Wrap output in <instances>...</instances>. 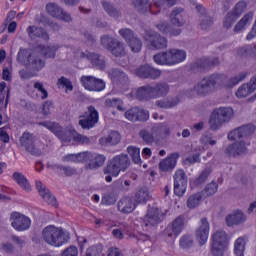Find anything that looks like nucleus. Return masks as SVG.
I'll return each instance as SVG.
<instances>
[{
  "mask_svg": "<svg viewBox=\"0 0 256 256\" xmlns=\"http://www.w3.org/2000/svg\"><path fill=\"white\" fill-rule=\"evenodd\" d=\"M42 239L51 247H61L69 241V234L62 227L49 225L42 230Z\"/></svg>",
  "mask_w": 256,
  "mask_h": 256,
  "instance_id": "nucleus-1",
  "label": "nucleus"
},
{
  "mask_svg": "<svg viewBox=\"0 0 256 256\" xmlns=\"http://www.w3.org/2000/svg\"><path fill=\"white\" fill-rule=\"evenodd\" d=\"M225 81V75L223 74H211L208 77L203 78L197 85L193 87L194 93L200 97H205L209 93H213L217 89L216 85H221Z\"/></svg>",
  "mask_w": 256,
  "mask_h": 256,
  "instance_id": "nucleus-2",
  "label": "nucleus"
},
{
  "mask_svg": "<svg viewBox=\"0 0 256 256\" xmlns=\"http://www.w3.org/2000/svg\"><path fill=\"white\" fill-rule=\"evenodd\" d=\"M187 57V53L183 50L179 49H170L167 51L159 52L153 56L154 62L156 65H177V63H181L185 61Z\"/></svg>",
  "mask_w": 256,
  "mask_h": 256,
  "instance_id": "nucleus-3",
  "label": "nucleus"
},
{
  "mask_svg": "<svg viewBox=\"0 0 256 256\" xmlns=\"http://www.w3.org/2000/svg\"><path fill=\"white\" fill-rule=\"evenodd\" d=\"M131 166V160L127 154H120L113 157L104 168V175L119 177L121 171L125 172Z\"/></svg>",
  "mask_w": 256,
  "mask_h": 256,
  "instance_id": "nucleus-4",
  "label": "nucleus"
},
{
  "mask_svg": "<svg viewBox=\"0 0 256 256\" xmlns=\"http://www.w3.org/2000/svg\"><path fill=\"white\" fill-rule=\"evenodd\" d=\"M233 118V108L231 107H220L216 108L209 120L211 131H218L221 129L224 123H229Z\"/></svg>",
  "mask_w": 256,
  "mask_h": 256,
  "instance_id": "nucleus-5",
  "label": "nucleus"
},
{
  "mask_svg": "<svg viewBox=\"0 0 256 256\" xmlns=\"http://www.w3.org/2000/svg\"><path fill=\"white\" fill-rule=\"evenodd\" d=\"M211 252L213 256L225 255V249L229 243V237L225 231H217L211 237Z\"/></svg>",
  "mask_w": 256,
  "mask_h": 256,
  "instance_id": "nucleus-6",
  "label": "nucleus"
},
{
  "mask_svg": "<svg viewBox=\"0 0 256 256\" xmlns=\"http://www.w3.org/2000/svg\"><path fill=\"white\" fill-rule=\"evenodd\" d=\"M144 39L149 42V48L152 50H161L167 49V38L161 36V34L153 31L146 30L144 35Z\"/></svg>",
  "mask_w": 256,
  "mask_h": 256,
  "instance_id": "nucleus-7",
  "label": "nucleus"
},
{
  "mask_svg": "<svg viewBox=\"0 0 256 256\" xmlns=\"http://www.w3.org/2000/svg\"><path fill=\"white\" fill-rule=\"evenodd\" d=\"M38 125H41L42 127H46L51 133H54L58 139H61V141H64L65 143L71 141V138L69 137V133H71V128L63 129L61 125L57 122H40Z\"/></svg>",
  "mask_w": 256,
  "mask_h": 256,
  "instance_id": "nucleus-8",
  "label": "nucleus"
},
{
  "mask_svg": "<svg viewBox=\"0 0 256 256\" xmlns=\"http://www.w3.org/2000/svg\"><path fill=\"white\" fill-rule=\"evenodd\" d=\"M174 194L178 197H183L185 195V191H187V174H185V170L178 169L174 173Z\"/></svg>",
  "mask_w": 256,
  "mask_h": 256,
  "instance_id": "nucleus-9",
  "label": "nucleus"
},
{
  "mask_svg": "<svg viewBox=\"0 0 256 256\" xmlns=\"http://www.w3.org/2000/svg\"><path fill=\"white\" fill-rule=\"evenodd\" d=\"M80 83L87 91L101 92L105 89V81L95 76H82Z\"/></svg>",
  "mask_w": 256,
  "mask_h": 256,
  "instance_id": "nucleus-10",
  "label": "nucleus"
},
{
  "mask_svg": "<svg viewBox=\"0 0 256 256\" xmlns=\"http://www.w3.org/2000/svg\"><path fill=\"white\" fill-rule=\"evenodd\" d=\"M11 226L16 231H27L31 227V219L19 212L10 215Z\"/></svg>",
  "mask_w": 256,
  "mask_h": 256,
  "instance_id": "nucleus-11",
  "label": "nucleus"
},
{
  "mask_svg": "<svg viewBox=\"0 0 256 256\" xmlns=\"http://www.w3.org/2000/svg\"><path fill=\"white\" fill-rule=\"evenodd\" d=\"M97 123H99V112L95 109V106H89L85 118L79 120V125L82 129H93Z\"/></svg>",
  "mask_w": 256,
  "mask_h": 256,
  "instance_id": "nucleus-12",
  "label": "nucleus"
},
{
  "mask_svg": "<svg viewBox=\"0 0 256 256\" xmlns=\"http://www.w3.org/2000/svg\"><path fill=\"white\" fill-rule=\"evenodd\" d=\"M256 127L253 124H246L243 126H240L234 130H232L230 133H228V139L230 141H235L237 139H244L247 137H251L253 133H255Z\"/></svg>",
  "mask_w": 256,
  "mask_h": 256,
  "instance_id": "nucleus-13",
  "label": "nucleus"
},
{
  "mask_svg": "<svg viewBox=\"0 0 256 256\" xmlns=\"http://www.w3.org/2000/svg\"><path fill=\"white\" fill-rule=\"evenodd\" d=\"M137 77L140 79H152L155 81L161 77V70L153 68L150 65H142L135 70Z\"/></svg>",
  "mask_w": 256,
  "mask_h": 256,
  "instance_id": "nucleus-14",
  "label": "nucleus"
},
{
  "mask_svg": "<svg viewBox=\"0 0 256 256\" xmlns=\"http://www.w3.org/2000/svg\"><path fill=\"white\" fill-rule=\"evenodd\" d=\"M221 64L218 57L214 58H200L196 60L192 65L191 69L193 71L199 69L200 71H209L212 67H217Z\"/></svg>",
  "mask_w": 256,
  "mask_h": 256,
  "instance_id": "nucleus-15",
  "label": "nucleus"
},
{
  "mask_svg": "<svg viewBox=\"0 0 256 256\" xmlns=\"http://www.w3.org/2000/svg\"><path fill=\"white\" fill-rule=\"evenodd\" d=\"M163 211L157 207H153L148 210V213L144 217V225L145 227H153V225H157V223H161L163 221Z\"/></svg>",
  "mask_w": 256,
  "mask_h": 256,
  "instance_id": "nucleus-16",
  "label": "nucleus"
},
{
  "mask_svg": "<svg viewBox=\"0 0 256 256\" xmlns=\"http://www.w3.org/2000/svg\"><path fill=\"white\" fill-rule=\"evenodd\" d=\"M185 225V219L183 216H178L171 225L167 226L164 230V235L170 237L171 239H175L178 235H181V231H183V227Z\"/></svg>",
  "mask_w": 256,
  "mask_h": 256,
  "instance_id": "nucleus-17",
  "label": "nucleus"
},
{
  "mask_svg": "<svg viewBox=\"0 0 256 256\" xmlns=\"http://www.w3.org/2000/svg\"><path fill=\"white\" fill-rule=\"evenodd\" d=\"M20 143L22 147H25L28 153H31V155H41V151H39V149H37V146H35V137H33V134L29 132H24L20 137Z\"/></svg>",
  "mask_w": 256,
  "mask_h": 256,
  "instance_id": "nucleus-18",
  "label": "nucleus"
},
{
  "mask_svg": "<svg viewBox=\"0 0 256 256\" xmlns=\"http://www.w3.org/2000/svg\"><path fill=\"white\" fill-rule=\"evenodd\" d=\"M125 117L133 123H136V121L145 122L149 120V112L139 107H132L125 112Z\"/></svg>",
  "mask_w": 256,
  "mask_h": 256,
  "instance_id": "nucleus-19",
  "label": "nucleus"
},
{
  "mask_svg": "<svg viewBox=\"0 0 256 256\" xmlns=\"http://www.w3.org/2000/svg\"><path fill=\"white\" fill-rule=\"evenodd\" d=\"M179 153L174 152L170 156L166 157L165 159L161 160L158 164L160 171L164 173H171L177 167V161H179Z\"/></svg>",
  "mask_w": 256,
  "mask_h": 256,
  "instance_id": "nucleus-20",
  "label": "nucleus"
},
{
  "mask_svg": "<svg viewBox=\"0 0 256 256\" xmlns=\"http://www.w3.org/2000/svg\"><path fill=\"white\" fill-rule=\"evenodd\" d=\"M36 189L45 203L52 205V207H57V198L51 194V190L47 186L43 185V182L36 180Z\"/></svg>",
  "mask_w": 256,
  "mask_h": 256,
  "instance_id": "nucleus-21",
  "label": "nucleus"
},
{
  "mask_svg": "<svg viewBox=\"0 0 256 256\" xmlns=\"http://www.w3.org/2000/svg\"><path fill=\"white\" fill-rule=\"evenodd\" d=\"M209 221L207 218H202L199 223V227L196 229V240L199 245H205L207 239H209Z\"/></svg>",
  "mask_w": 256,
  "mask_h": 256,
  "instance_id": "nucleus-22",
  "label": "nucleus"
},
{
  "mask_svg": "<svg viewBox=\"0 0 256 256\" xmlns=\"http://www.w3.org/2000/svg\"><path fill=\"white\" fill-rule=\"evenodd\" d=\"M46 11L51 17H56V19H61V21H65L69 23L71 21V15L61 9L57 4L50 3L46 6Z\"/></svg>",
  "mask_w": 256,
  "mask_h": 256,
  "instance_id": "nucleus-23",
  "label": "nucleus"
},
{
  "mask_svg": "<svg viewBox=\"0 0 256 256\" xmlns=\"http://www.w3.org/2000/svg\"><path fill=\"white\" fill-rule=\"evenodd\" d=\"M131 5L133 9L141 15H147V13L157 15V12L153 11V6L151 5L150 0H131Z\"/></svg>",
  "mask_w": 256,
  "mask_h": 256,
  "instance_id": "nucleus-24",
  "label": "nucleus"
},
{
  "mask_svg": "<svg viewBox=\"0 0 256 256\" xmlns=\"http://www.w3.org/2000/svg\"><path fill=\"white\" fill-rule=\"evenodd\" d=\"M118 211L120 213H124V215H129V213H133L137 208V203L132 197L126 196L123 197L117 204Z\"/></svg>",
  "mask_w": 256,
  "mask_h": 256,
  "instance_id": "nucleus-25",
  "label": "nucleus"
},
{
  "mask_svg": "<svg viewBox=\"0 0 256 256\" xmlns=\"http://www.w3.org/2000/svg\"><path fill=\"white\" fill-rule=\"evenodd\" d=\"M47 64V62L45 61V59L41 58L40 55L34 53L28 56V69H30V71H42V69H45V65Z\"/></svg>",
  "mask_w": 256,
  "mask_h": 256,
  "instance_id": "nucleus-26",
  "label": "nucleus"
},
{
  "mask_svg": "<svg viewBox=\"0 0 256 256\" xmlns=\"http://www.w3.org/2000/svg\"><path fill=\"white\" fill-rule=\"evenodd\" d=\"M247 145H250V143H245V141L235 142L234 144H231L226 148V153L229 155V157L245 155V153H247Z\"/></svg>",
  "mask_w": 256,
  "mask_h": 256,
  "instance_id": "nucleus-27",
  "label": "nucleus"
},
{
  "mask_svg": "<svg viewBox=\"0 0 256 256\" xmlns=\"http://www.w3.org/2000/svg\"><path fill=\"white\" fill-rule=\"evenodd\" d=\"M171 91V86L167 82H158L152 86V95L154 99L167 97Z\"/></svg>",
  "mask_w": 256,
  "mask_h": 256,
  "instance_id": "nucleus-28",
  "label": "nucleus"
},
{
  "mask_svg": "<svg viewBox=\"0 0 256 256\" xmlns=\"http://www.w3.org/2000/svg\"><path fill=\"white\" fill-rule=\"evenodd\" d=\"M28 33V37L35 41V39H42V41H49V33H47V30L37 27V26H29L26 29Z\"/></svg>",
  "mask_w": 256,
  "mask_h": 256,
  "instance_id": "nucleus-29",
  "label": "nucleus"
},
{
  "mask_svg": "<svg viewBox=\"0 0 256 256\" xmlns=\"http://www.w3.org/2000/svg\"><path fill=\"white\" fill-rule=\"evenodd\" d=\"M135 97L138 101H151L153 97V86L147 84L136 89Z\"/></svg>",
  "mask_w": 256,
  "mask_h": 256,
  "instance_id": "nucleus-30",
  "label": "nucleus"
},
{
  "mask_svg": "<svg viewBox=\"0 0 256 256\" xmlns=\"http://www.w3.org/2000/svg\"><path fill=\"white\" fill-rule=\"evenodd\" d=\"M106 159L107 157H105V155L90 152V160L87 164V169H99V167H103Z\"/></svg>",
  "mask_w": 256,
  "mask_h": 256,
  "instance_id": "nucleus-31",
  "label": "nucleus"
},
{
  "mask_svg": "<svg viewBox=\"0 0 256 256\" xmlns=\"http://www.w3.org/2000/svg\"><path fill=\"white\" fill-rule=\"evenodd\" d=\"M247 221V216L241 211H236L226 217V224L228 227H233V225H241Z\"/></svg>",
  "mask_w": 256,
  "mask_h": 256,
  "instance_id": "nucleus-32",
  "label": "nucleus"
},
{
  "mask_svg": "<svg viewBox=\"0 0 256 256\" xmlns=\"http://www.w3.org/2000/svg\"><path fill=\"white\" fill-rule=\"evenodd\" d=\"M38 49L45 59H55V57L57 56V51H59V45H39Z\"/></svg>",
  "mask_w": 256,
  "mask_h": 256,
  "instance_id": "nucleus-33",
  "label": "nucleus"
},
{
  "mask_svg": "<svg viewBox=\"0 0 256 256\" xmlns=\"http://www.w3.org/2000/svg\"><path fill=\"white\" fill-rule=\"evenodd\" d=\"M87 59L91 61L92 65L96 67V69H100V71H105V57L95 52H90L87 54Z\"/></svg>",
  "mask_w": 256,
  "mask_h": 256,
  "instance_id": "nucleus-34",
  "label": "nucleus"
},
{
  "mask_svg": "<svg viewBox=\"0 0 256 256\" xmlns=\"http://www.w3.org/2000/svg\"><path fill=\"white\" fill-rule=\"evenodd\" d=\"M170 21L172 25H175L176 27H183V25H185V19H183V8H174L170 14Z\"/></svg>",
  "mask_w": 256,
  "mask_h": 256,
  "instance_id": "nucleus-35",
  "label": "nucleus"
},
{
  "mask_svg": "<svg viewBox=\"0 0 256 256\" xmlns=\"http://www.w3.org/2000/svg\"><path fill=\"white\" fill-rule=\"evenodd\" d=\"M121 141V134L117 131H112L108 136L99 139L100 145H118Z\"/></svg>",
  "mask_w": 256,
  "mask_h": 256,
  "instance_id": "nucleus-36",
  "label": "nucleus"
},
{
  "mask_svg": "<svg viewBox=\"0 0 256 256\" xmlns=\"http://www.w3.org/2000/svg\"><path fill=\"white\" fill-rule=\"evenodd\" d=\"M109 77L114 81V83H121L122 85H125L129 82V76L119 69L110 70Z\"/></svg>",
  "mask_w": 256,
  "mask_h": 256,
  "instance_id": "nucleus-37",
  "label": "nucleus"
},
{
  "mask_svg": "<svg viewBox=\"0 0 256 256\" xmlns=\"http://www.w3.org/2000/svg\"><path fill=\"white\" fill-rule=\"evenodd\" d=\"M101 5L103 10L105 11V13H107V15H109V17H113V19H119V17L122 16L121 10L117 9L109 1L107 0L101 1Z\"/></svg>",
  "mask_w": 256,
  "mask_h": 256,
  "instance_id": "nucleus-38",
  "label": "nucleus"
},
{
  "mask_svg": "<svg viewBox=\"0 0 256 256\" xmlns=\"http://www.w3.org/2000/svg\"><path fill=\"white\" fill-rule=\"evenodd\" d=\"M179 97H174L171 99H162L155 102L156 107L159 109H173L179 105Z\"/></svg>",
  "mask_w": 256,
  "mask_h": 256,
  "instance_id": "nucleus-39",
  "label": "nucleus"
},
{
  "mask_svg": "<svg viewBox=\"0 0 256 256\" xmlns=\"http://www.w3.org/2000/svg\"><path fill=\"white\" fill-rule=\"evenodd\" d=\"M12 179L18 183L24 191H31V184H29V180L27 177L23 175L21 172H14L12 175Z\"/></svg>",
  "mask_w": 256,
  "mask_h": 256,
  "instance_id": "nucleus-40",
  "label": "nucleus"
},
{
  "mask_svg": "<svg viewBox=\"0 0 256 256\" xmlns=\"http://www.w3.org/2000/svg\"><path fill=\"white\" fill-rule=\"evenodd\" d=\"M52 169H54V171H58L60 175H65V177H73V175H77V169L71 166L56 164L52 166Z\"/></svg>",
  "mask_w": 256,
  "mask_h": 256,
  "instance_id": "nucleus-41",
  "label": "nucleus"
},
{
  "mask_svg": "<svg viewBox=\"0 0 256 256\" xmlns=\"http://www.w3.org/2000/svg\"><path fill=\"white\" fill-rule=\"evenodd\" d=\"M253 21V13L249 12L246 15L243 16V18L236 24L234 27V32L239 33L240 31H243L247 25H251V22Z\"/></svg>",
  "mask_w": 256,
  "mask_h": 256,
  "instance_id": "nucleus-42",
  "label": "nucleus"
},
{
  "mask_svg": "<svg viewBox=\"0 0 256 256\" xmlns=\"http://www.w3.org/2000/svg\"><path fill=\"white\" fill-rule=\"evenodd\" d=\"M152 133L158 135V137H163V135H171V128L166 123L154 124L152 127Z\"/></svg>",
  "mask_w": 256,
  "mask_h": 256,
  "instance_id": "nucleus-43",
  "label": "nucleus"
},
{
  "mask_svg": "<svg viewBox=\"0 0 256 256\" xmlns=\"http://www.w3.org/2000/svg\"><path fill=\"white\" fill-rule=\"evenodd\" d=\"M68 137L70 138V141L73 139L76 143H80L81 145H89V143H91V139L89 137L78 134L73 129H70Z\"/></svg>",
  "mask_w": 256,
  "mask_h": 256,
  "instance_id": "nucleus-44",
  "label": "nucleus"
},
{
  "mask_svg": "<svg viewBox=\"0 0 256 256\" xmlns=\"http://www.w3.org/2000/svg\"><path fill=\"white\" fill-rule=\"evenodd\" d=\"M211 173H213V169L211 167H206L193 181V184L196 185V187H199V185H203V183L207 182V179H209V175H211Z\"/></svg>",
  "mask_w": 256,
  "mask_h": 256,
  "instance_id": "nucleus-45",
  "label": "nucleus"
},
{
  "mask_svg": "<svg viewBox=\"0 0 256 256\" xmlns=\"http://www.w3.org/2000/svg\"><path fill=\"white\" fill-rule=\"evenodd\" d=\"M203 194L201 192L192 194L188 199H187V208L188 209H195L199 207V204L201 203V199H203Z\"/></svg>",
  "mask_w": 256,
  "mask_h": 256,
  "instance_id": "nucleus-46",
  "label": "nucleus"
},
{
  "mask_svg": "<svg viewBox=\"0 0 256 256\" xmlns=\"http://www.w3.org/2000/svg\"><path fill=\"white\" fill-rule=\"evenodd\" d=\"M219 189V184L215 181H212L206 185V187L200 192L203 197H211L215 195Z\"/></svg>",
  "mask_w": 256,
  "mask_h": 256,
  "instance_id": "nucleus-47",
  "label": "nucleus"
},
{
  "mask_svg": "<svg viewBox=\"0 0 256 256\" xmlns=\"http://www.w3.org/2000/svg\"><path fill=\"white\" fill-rule=\"evenodd\" d=\"M114 57H125V47L123 44L119 41L116 40L115 44L108 50Z\"/></svg>",
  "mask_w": 256,
  "mask_h": 256,
  "instance_id": "nucleus-48",
  "label": "nucleus"
},
{
  "mask_svg": "<svg viewBox=\"0 0 256 256\" xmlns=\"http://www.w3.org/2000/svg\"><path fill=\"white\" fill-rule=\"evenodd\" d=\"M179 245L181 249H191L195 247V240H193V236L191 235H183L180 238Z\"/></svg>",
  "mask_w": 256,
  "mask_h": 256,
  "instance_id": "nucleus-49",
  "label": "nucleus"
},
{
  "mask_svg": "<svg viewBox=\"0 0 256 256\" xmlns=\"http://www.w3.org/2000/svg\"><path fill=\"white\" fill-rule=\"evenodd\" d=\"M237 19H239L237 15L233 14V12H228L223 21L224 29H231L237 23Z\"/></svg>",
  "mask_w": 256,
  "mask_h": 256,
  "instance_id": "nucleus-50",
  "label": "nucleus"
},
{
  "mask_svg": "<svg viewBox=\"0 0 256 256\" xmlns=\"http://www.w3.org/2000/svg\"><path fill=\"white\" fill-rule=\"evenodd\" d=\"M251 93H253L251 86H249V84H242L236 91V97L239 99H245V97H249Z\"/></svg>",
  "mask_w": 256,
  "mask_h": 256,
  "instance_id": "nucleus-51",
  "label": "nucleus"
},
{
  "mask_svg": "<svg viewBox=\"0 0 256 256\" xmlns=\"http://www.w3.org/2000/svg\"><path fill=\"white\" fill-rule=\"evenodd\" d=\"M127 43L133 53H139L143 47V42L136 36H133Z\"/></svg>",
  "mask_w": 256,
  "mask_h": 256,
  "instance_id": "nucleus-52",
  "label": "nucleus"
},
{
  "mask_svg": "<svg viewBox=\"0 0 256 256\" xmlns=\"http://www.w3.org/2000/svg\"><path fill=\"white\" fill-rule=\"evenodd\" d=\"M234 253L236 256H245V239L238 238L235 241Z\"/></svg>",
  "mask_w": 256,
  "mask_h": 256,
  "instance_id": "nucleus-53",
  "label": "nucleus"
},
{
  "mask_svg": "<svg viewBox=\"0 0 256 256\" xmlns=\"http://www.w3.org/2000/svg\"><path fill=\"white\" fill-rule=\"evenodd\" d=\"M127 151L132 157L134 163H136V165H139V163H141V150L135 146H129L127 148Z\"/></svg>",
  "mask_w": 256,
  "mask_h": 256,
  "instance_id": "nucleus-54",
  "label": "nucleus"
},
{
  "mask_svg": "<svg viewBox=\"0 0 256 256\" xmlns=\"http://www.w3.org/2000/svg\"><path fill=\"white\" fill-rule=\"evenodd\" d=\"M139 137L144 143H146V145H153V143H155V136H153V133L148 130H141L139 132Z\"/></svg>",
  "mask_w": 256,
  "mask_h": 256,
  "instance_id": "nucleus-55",
  "label": "nucleus"
},
{
  "mask_svg": "<svg viewBox=\"0 0 256 256\" xmlns=\"http://www.w3.org/2000/svg\"><path fill=\"white\" fill-rule=\"evenodd\" d=\"M117 42V39L109 36V35H104L101 37V45L104 47V49H107L109 51L111 47H113Z\"/></svg>",
  "mask_w": 256,
  "mask_h": 256,
  "instance_id": "nucleus-56",
  "label": "nucleus"
},
{
  "mask_svg": "<svg viewBox=\"0 0 256 256\" xmlns=\"http://www.w3.org/2000/svg\"><path fill=\"white\" fill-rule=\"evenodd\" d=\"M29 51L24 48H20L17 54L16 61L21 63V65H25V63H29Z\"/></svg>",
  "mask_w": 256,
  "mask_h": 256,
  "instance_id": "nucleus-57",
  "label": "nucleus"
},
{
  "mask_svg": "<svg viewBox=\"0 0 256 256\" xmlns=\"http://www.w3.org/2000/svg\"><path fill=\"white\" fill-rule=\"evenodd\" d=\"M147 199H149V191H147L145 188H142L136 193L134 202L137 205V203H145Z\"/></svg>",
  "mask_w": 256,
  "mask_h": 256,
  "instance_id": "nucleus-58",
  "label": "nucleus"
},
{
  "mask_svg": "<svg viewBox=\"0 0 256 256\" xmlns=\"http://www.w3.org/2000/svg\"><path fill=\"white\" fill-rule=\"evenodd\" d=\"M247 75H248L247 72H241L237 76L232 77L230 79L231 86H227L228 89H233V87H235V85H239V83H241V81H245V79L247 78Z\"/></svg>",
  "mask_w": 256,
  "mask_h": 256,
  "instance_id": "nucleus-59",
  "label": "nucleus"
},
{
  "mask_svg": "<svg viewBox=\"0 0 256 256\" xmlns=\"http://www.w3.org/2000/svg\"><path fill=\"white\" fill-rule=\"evenodd\" d=\"M245 9H247V2L241 0L234 6L232 11L230 12L237 15V17L239 18L240 15H243Z\"/></svg>",
  "mask_w": 256,
  "mask_h": 256,
  "instance_id": "nucleus-60",
  "label": "nucleus"
},
{
  "mask_svg": "<svg viewBox=\"0 0 256 256\" xmlns=\"http://www.w3.org/2000/svg\"><path fill=\"white\" fill-rule=\"evenodd\" d=\"M255 51H256V46H246V47H242L238 50L239 55H241V57H251L253 55H255Z\"/></svg>",
  "mask_w": 256,
  "mask_h": 256,
  "instance_id": "nucleus-61",
  "label": "nucleus"
},
{
  "mask_svg": "<svg viewBox=\"0 0 256 256\" xmlns=\"http://www.w3.org/2000/svg\"><path fill=\"white\" fill-rule=\"evenodd\" d=\"M103 253V246L94 245L86 250L85 256H99Z\"/></svg>",
  "mask_w": 256,
  "mask_h": 256,
  "instance_id": "nucleus-62",
  "label": "nucleus"
},
{
  "mask_svg": "<svg viewBox=\"0 0 256 256\" xmlns=\"http://www.w3.org/2000/svg\"><path fill=\"white\" fill-rule=\"evenodd\" d=\"M58 87H65L67 91H73V84L71 83V80L69 78H65V76H62L57 81Z\"/></svg>",
  "mask_w": 256,
  "mask_h": 256,
  "instance_id": "nucleus-63",
  "label": "nucleus"
},
{
  "mask_svg": "<svg viewBox=\"0 0 256 256\" xmlns=\"http://www.w3.org/2000/svg\"><path fill=\"white\" fill-rule=\"evenodd\" d=\"M79 255V250L75 246H69L66 248L61 256H78Z\"/></svg>",
  "mask_w": 256,
  "mask_h": 256,
  "instance_id": "nucleus-64",
  "label": "nucleus"
}]
</instances>
